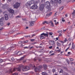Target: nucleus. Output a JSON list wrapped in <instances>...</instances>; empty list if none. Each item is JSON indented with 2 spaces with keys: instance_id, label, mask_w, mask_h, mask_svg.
<instances>
[{
  "instance_id": "1",
  "label": "nucleus",
  "mask_w": 75,
  "mask_h": 75,
  "mask_svg": "<svg viewBox=\"0 0 75 75\" xmlns=\"http://www.w3.org/2000/svg\"><path fill=\"white\" fill-rule=\"evenodd\" d=\"M45 0H41V3H42V4H41L40 7V10L42 11L44 9V7L45 6L44 4L45 2Z\"/></svg>"
},
{
  "instance_id": "2",
  "label": "nucleus",
  "mask_w": 75,
  "mask_h": 75,
  "mask_svg": "<svg viewBox=\"0 0 75 75\" xmlns=\"http://www.w3.org/2000/svg\"><path fill=\"white\" fill-rule=\"evenodd\" d=\"M45 4V5L46 6V8H47V9H48V11H50L51 10V8H50V6H51L50 3L48 1H47Z\"/></svg>"
},
{
  "instance_id": "3",
  "label": "nucleus",
  "mask_w": 75,
  "mask_h": 75,
  "mask_svg": "<svg viewBox=\"0 0 75 75\" xmlns=\"http://www.w3.org/2000/svg\"><path fill=\"white\" fill-rule=\"evenodd\" d=\"M30 3V5H31L32 4H38V1H34V0H31L30 1H29Z\"/></svg>"
},
{
  "instance_id": "4",
  "label": "nucleus",
  "mask_w": 75,
  "mask_h": 75,
  "mask_svg": "<svg viewBox=\"0 0 75 75\" xmlns=\"http://www.w3.org/2000/svg\"><path fill=\"white\" fill-rule=\"evenodd\" d=\"M38 8V6H37V4H34L31 7H30V9L32 10H35Z\"/></svg>"
},
{
  "instance_id": "5",
  "label": "nucleus",
  "mask_w": 75,
  "mask_h": 75,
  "mask_svg": "<svg viewBox=\"0 0 75 75\" xmlns=\"http://www.w3.org/2000/svg\"><path fill=\"white\" fill-rule=\"evenodd\" d=\"M2 8H3V9H6V8L7 9L9 8V6L7 4L2 5Z\"/></svg>"
},
{
  "instance_id": "6",
  "label": "nucleus",
  "mask_w": 75,
  "mask_h": 75,
  "mask_svg": "<svg viewBox=\"0 0 75 75\" xmlns=\"http://www.w3.org/2000/svg\"><path fill=\"white\" fill-rule=\"evenodd\" d=\"M4 17H3L0 19V25H1V26H3L4 24L3 20H4Z\"/></svg>"
},
{
  "instance_id": "7",
  "label": "nucleus",
  "mask_w": 75,
  "mask_h": 75,
  "mask_svg": "<svg viewBox=\"0 0 75 75\" xmlns=\"http://www.w3.org/2000/svg\"><path fill=\"white\" fill-rule=\"evenodd\" d=\"M20 6V4L17 2L16 4L13 5V7L15 8H17Z\"/></svg>"
},
{
  "instance_id": "8",
  "label": "nucleus",
  "mask_w": 75,
  "mask_h": 75,
  "mask_svg": "<svg viewBox=\"0 0 75 75\" xmlns=\"http://www.w3.org/2000/svg\"><path fill=\"white\" fill-rule=\"evenodd\" d=\"M29 67L28 66H25V67H24L23 69H22V71H28L29 70Z\"/></svg>"
},
{
  "instance_id": "9",
  "label": "nucleus",
  "mask_w": 75,
  "mask_h": 75,
  "mask_svg": "<svg viewBox=\"0 0 75 75\" xmlns=\"http://www.w3.org/2000/svg\"><path fill=\"white\" fill-rule=\"evenodd\" d=\"M52 1L54 0H52ZM54 1L55 3H58L59 4H61L62 2L61 0H54Z\"/></svg>"
},
{
  "instance_id": "10",
  "label": "nucleus",
  "mask_w": 75,
  "mask_h": 75,
  "mask_svg": "<svg viewBox=\"0 0 75 75\" xmlns=\"http://www.w3.org/2000/svg\"><path fill=\"white\" fill-rule=\"evenodd\" d=\"M47 33H42L40 35H44V36H46L47 37H48V32H47Z\"/></svg>"
},
{
  "instance_id": "11",
  "label": "nucleus",
  "mask_w": 75,
  "mask_h": 75,
  "mask_svg": "<svg viewBox=\"0 0 75 75\" xmlns=\"http://www.w3.org/2000/svg\"><path fill=\"white\" fill-rule=\"evenodd\" d=\"M40 71H41V69L39 68L36 67L35 69V72H39Z\"/></svg>"
},
{
  "instance_id": "12",
  "label": "nucleus",
  "mask_w": 75,
  "mask_h": 75,
  "mask_svg": "<svg viewBox=\"0 0 75 75\" xmlns=\"http://www.w3.org/2000/svg\"><path fill=\"white\" fill-rule=\"evenodd\" d=\"M4 16L6 20H8V14H5Z\"/></svg>"
},
{
  "instance_id": "13",
  "label": "nucleus",
  "mask_w": 75,
  "mask_h": 75,
  "mask_svg": "<svg viewBox=\"0 0 75 75\" xmlns=\"http://www.w3.org/2000/svg\"><path fill=\"white\" fill-rule=\"evenodd\" d=\"M25 6H26V7H28V6H30L31 4H30L29 1H28L27 3L25 4Z\"/></svg>"
},
{
  "instance_id": "14",
  "label": "nucleus",
  "mask_w": 75,
  "mask_h": 75,
  "mask_svg": "<svg viewBox=\"0 0 75 75\" xmlns=\"http://www.w3.org/2000/svg\"><path fill=\"white\" fill-rule=\"evenodd\" d=\"M8 11L10 13H14V10L13 9H8Z\"/></svg>"
},
{
  "instance_id": "15",
  "label": "nucleus",
  "mask_w": 75,
  "mask_h": 75,
  "mask_svg": "<svg viewBox=\"0 0 75 75\" xmlns=\"http://www.w3.org/2000/svg\"><path fill=\"white\" fill-rule=\"evenodd\" d=\"M34 23H35V21H31L30 22V26H33V25H34Z\"/></svg>"
},
{
  "instance_id": "16",
  "label": "nucleus",
  "mask_w": 75,
  "mask_h": 75,
  "mask_svg": "<svg viewBox=\"0 0 75 75\" xmlns=\"http://www.w3.org/2000/svg\"><path fill=\"white\" fill-rule=\"evenodd\" d=\"M47 67H48L47 65L44 64L43 65V68L45 70H46L47 69Z\"/></svg>"
},
{
  "instance_id": "17",
  "label": "nucleus",
  "mask_w": 75,
  "mask_h": 75,
  "mask_svg": "<svg viewBox=\"0 0 75 75\" xmlns=\"http://www.w3.org/2000/svg\"><path fill=\"white\" fill-rule=\"evenodd\" d=\"M22 53H21V51H19L17 53V55H21Z\"/></svg>"
},
{
  "instance_id": "18",
  "label": "nucleus",
  "mask_w": 75,
  "mask_h": 75,
  "mask_svg": "<svg viewBox=\"0 0 75 75\" xmlns=\"http://www.w3.org/2000/svg\"><path fill=\"white\" fill-rule=\"evenodd\" d=\"M59 73H63V70L62 69H60L59 70Z\"/></svg>"
},
{
  "instance_id": "19",
  "label": "nucleus",
  "mask_w": 75,
  "mask_h": 75,
  "mask_svg": "<svg viewBox=\"0 0 75 75\" xmlns=\"http://www.w3.org/2000/svg\"><path fill=\"white\" fill-rule=\"evenodd\" d=\"M41 36L40 37V39L41 40H42V39H45V37L42 36L43 35H40Z\"/></svg>"
},
{
  "instance_id": "20",
  "label": "nucleus",
  "mask_w": 75,
  "mask_h": 75,
  "mask_svg": "<svg viewBox=\"0 0 75 75\" xmlns=\"http://www.w3.org/2000/svg\"><path fill=\"white\" fill-rule=\"evenodd\" d=\"M42 75H48V73L45 72H42Z\"/></svg>"
},
{
  "instance_id": "21",
  "label": "nucleus",
  "mask_w": 75,
  "mask_h": 75,
  "mask_svg": "<svg viewBox=\"0 0 75 75\" xmlns=\"http://www.w3.org/2000/svg\"><path fill=\"white\" fill-rule=\"evenodd\" d=\"M57 46H58V47H60V46H61V43H59V42H57Z\"/></svg>"
},
{
  "instance_id": "22",
  "label": "nucleus",
  "mask_w": 75,
  "mask_h": 75,
  "mask_svg": "<svg viewBox=\"0 0 75 75\" xmlns=\"http://www.w3.org/2000/svg\"><path fill=\"white\" fill-rule=\"evenodd\" d=\"M52 71L53 73H54V72H56V70L55 68H53L52 69Z\"/></svg>"
},
{
  "instance_id": "23",
  "label": "nucleus",
  "mask_w": 75,
  "mask_h": 75,
  "mask_svg": "<svg viewBox=\"0 0 75 75\" xmlns=\"http://www.w3.org/2000/svg\"><path fill=\"white\" fill-rule=\"evenodd\" d=\"M49 23H51V25L52 27H54V23H52V21H51L49 22Z\"/></svg>"
},
{
  "instance_id": "24",
  "label": "nucleus",
  "mask_w": 75,
  "mask_h": 75,
  "mask_svg": "<svg viewBox=\"0 0 75 75\" xmlns=\"http://www.w3.org/2000/svg\"><path fill=\"white\" fill-rule=\"evenodd\" d=\"M20 68H21V66H19L18 68V71H21V69Z\"/></svg>"
},
{
  "instance_id": "25",
  "label": "nucleus",
  "mask_w": 75,
  "mask_h": 75,
  "mask_svg": "<svg viewBox=\"0 0 75 75\" xmlns=\"http://www.w3.org/2000/svg\"><path fill=\"white\" fill-rule=\"evenodd\" d=\"M63 9H64V7L62 6V7H61L60 8L59 10H60V11H62V10H63Z\"/></svg>"
},
{
  "instance_id": "26",
  "label": "nucleus",
  "mask_w": 75,
  "mask_h": 75,
  "mask_svg": "<svg viewBox=\"0 0 75 75\" xmlns=\"http://www.w3.org/2000/svg\"><path fill=\"white\" fill-rule=\"evenodd\" d=\"M52 14V12H50L49 14L47 13L46 14V16H51Z\"/></svg>"
},
{
  "instance_id": "27",
  "label": "nucleus",
  "mask_w": 75,
  "mask_h": 75,
  "mask_svg": "<svg viewBox=\"0 0 75 75\" xmlns=\"http://www.w3.org/2000/svg\"><path fill=\"white\" fill-rule=\"evenodd\" d=\"M50 41H51V42H52V43H53L52 44V45H54L55 43V41H54V40H51Z\"/></svg>"
},
{
  "instance_id": "28",
  "label": "nucleus",
  "mask_w": 75,
  "mask_h": 75,
  "mask_svg": "<svg viewBox=\"0 0 75 75\" xmlns=\"http://www.w3.org/2000/svg\"><path fill=\"white\" fill-rule=\"evenodd\" d=\"M12 49H13L12 47L8 49V50L9 52H10V51L12 50Z\"/></svg>"
},
{
  "instance_id": "29",
  "label": "nucleus",
  "mask_w": 75,
  "mask_h": 75,
  "mask_svg": "<svg viewBox=\"0 0 75 75\" xmlns=\"http://www.w3.org/2000/svg\"><path fill=\"white\" fill-rule=\"evenodd\" d=\"M75 47V45H72L71 48L72 49H74V48Z\"/></svg>"
},
{
  "instance_id": "30",
  "label": "nucleus",
  "mask_w": 75,
  "mask_h": 75,
  "mask_svg": "<svg viewBox=\"0 0 75 75\" xmlns=\"http://www.w3.org/2000/svg\"><path fill=\"white\" fill-rule=\"evenodd\" d=\"M38 68L40 69H42V65L39 66L38 67Z\"/></svg>"
},
{
  "instance_id": "31",
  "label": "nucleus",
  "mask_w": 75,
  "mask_h": 75,
  "mask_svg": "<svg viewBox=\"0 0 75 75\" xmlns=\"http://www.w3.org/2000/svg\"><path fill=\"white\" fill-rule=\"evenodd\" d=\"M30 67H33L34 68H35V66H34V65H33L32 64H30Z\"/></svg>"
},
{
  "instance_id": "32",
  "label": "nucleus",
  "mask_w": 75,
  "mask_h": 75,
  "mask_svg": "<svg viewBox=\"0 0 75 75\" xmlns=\"http://www.w3.org/2000/svg\"><path fill=\"white\" fill-rule=\"evenodd\" d=\"M75 10H74L73 12V13H72V14H73V16H75V14H74L75 13Z\"/></svg>"
},
{
  "instance_id": "33",
  "label": "nucleus",
  "mask_w": 75,
  "mask_h": 75,
  "mask_svg": "<svg viewBox=\"0 0 75 75\" xmlns=\"http://www.w3.org/2000/svg\"><path fill=\"white\" fill-rule=\"evenodd\" d=\"M12 73H13V71L11 69L9 70V74H12Z\"/></svg>"
},
{
  "instance_id": "34",
  "label": "nucleus",
  "mask_w": 75,
  "mask_h": 75,
  "mask_svg": "<svg viewBox=\"0 0 75 75\" xmlns=\"http://www.w3.org/2000/svg\"><path fill=\"white\" fill-rule=\"evenodd\" d=\"M69 48H70V46H69V47H68L65 50V52H67V50H69Z\"/></svg>"
},
{
  "instance_id": "35",
  "label": "nucleus",
  "mask_w": 75,
  "mask_h": 75,
  "mask_svg": "<svg viewBox=\"0 0 75 75\" xmlns=\"http://www.w3.org/2000/svg\"><path fill=\"white\" fill-rule=\"evenodd\" d=\"M12 75H18V73H15L13 74Z\"/></svg>"
},
{
  "instance_id": "36",
  "label": "nucleus",
  "mask_w": 75,
  "mask_h": 75,
  "mask_svg": "<svg viewBox=\"0 0 75 75\" xmlns=\"http://www.w3.org/2000/svg\"><path fill=\"white\" fill-rule=\"evenodd\" d=\"M67 62L68 65H69V63L70 62L69 61V60H67Z\"/></svg>"
},
{
  "instance_id": "37",
  "label": "nucleus",
  "mask_w": 75,
  "mask_h": 75,
  "mask_svg": "<svg viewBox=\"0 0 75 75\" xmlns=\"http://www.w3.org/2000/svg\"><path fill=\"white\" fill-rule=\"evenodd\" d=\"M61 51V49H59V50H57V52H60Z\"/></svg>"
},
{
  "instance_id": "38",
  "label": "nucleus",
  "mask_w": 75,
  "mask_h": 75,
  "mask_svg": "<svg viewBox=\"0 0 75 75\" xmlns=\"http://www.w3.org/2000/svg\"><path fill=\"white\" fill-rule=\"evenodd\" d=\"M53 34V33L50 32L49 33V35H52Z\"/></svg>"
},
{
  "instance_id": "39",
  "label": "nucleus",
  "mask_w": 75,
  "mask_h": 75,
  "mask_svg": "<svg viewBox=\"0 0 75 75\" xmlns=\"http://www.w3.org/2000/svg\"><path fill=\"white\" fill-rule=\"evenodd\" d=\"M64 42H66L67 41H68V40H67V39L66 38H65V40H64Z\"/></svg>"
},
{
  "instance_id": "40",
  "label": "nucleus",
  "mask_w": 75,
  "mask_h": 75,
  "mask_svg": "<svg viewBox=\"0 0 75 75\" xmlns=\"http://www.w3.org/2000/svg\"><path fill=\"white\" fill-rule=\"evenodd\" d=\"M70 61H74V59L72 58H70Z\"/></svg>"
},
{
  "instance_id": "41",
  "label": "nucleus",
  "mask_w": 75,
  "mask_h": 75,
  "mask_svg": "<svg viewBox=\"0 0 75 75\" xmlns=\"http://www.w3.org/2000/svg\"><path fill=\"white\" fill-rule=\"evenodd\" d=\"M59 33L60 34H61L62 33V30H60V31H59Z\"/></svg>"
},
{
  "instance_id": "42",
  "label": "nucleus",
  "mask_w": 75,
  "mask_h": 75,
  "mask_svg": "<svg viewBox=\"0 0 75 75\" xmlns=\"http://www.w3.org/2000/svg\"><path fill=\"white\" fill-rule=\"evenodd\" d=\"M34 40H35V39H31L30 40V41H32V42H33Z\"/></svg>"
},
{
  "instance_id": "43",
  "label": "nucleus",
  "mask_w": 75,
  "mask_h": 75,
  "mask_svg": "<svg viewBox=\"0 0 75 75\" xmlns=\"http://www.w3.org/2000/svg\"><path fill=\"white\" fill-rule=\"evenodd\" d=\"M55 55V53H52L50 55V56H52L53 55Z\"/></svg>"
},
{
  "instance_id": "44",
  "label": "nucleus",
  "mask_w": 75,
  "mask_h": 75,
  "mask_svg": "<svg viewBox=\"0 0 75 75\" xmlns=\"http://www.w3.org/2000/svg\"><path fill=\"white\" fill-rule=\"evenodd\" d=\"M33 46H32L29 49L30 50H31L32 49H33Z\"/></svg>"
},
{
  "instance_id": "45",
  "label": "nucleus",
  "mask_w": 75,
  "mask_h": 75,
  "mask_svg": "<svg viewBox=\"0 0 75 75\" xmlns=\"http://www.w3.org/2000/svg\"><path fill=\"white\" fill-rule=\"evenodd\" d=\"M11 60H12V61H14V57H12L11 58Z\"/></svg>"
},
{
  "instance_id": "46",
  "label": "nucleus",
  "mask_w": 75,
  "mask_h": 75,
  "mask_svg": "<svg viewBox=\"0 0 75 75\" xmlns=\"http://www.w3.org/2000/svg\"><path fill=\"white\" fill-rule=\"evenodd\" d=\"M19 44H21V43H23V42H22L21 41H20L19 42H18Z\"/></svg>"
},
{
  "instance_id": "47",
  "label": "nucleus",
  "mask_w": 75,
  "mask_h": 75,
  "mask_svg": "<svg viewBox=\"0 0 75 75\" xmlns=\"http://www.w3.org/2000/svg\"><path fill=\"white\" fill-rule=\"evenodd\" d=\"M3 62V61L2 59H0V62Z\"/></svg>"
},
{
  "instance_id": "48",
  "label": "nucleus",
  "mask_w": 75,
  "mask_h": 75,
  "mask_svg": "<svg viewBox=\"0 0 75 75\" xmlns=\"http://www.w3.org/2000/svg\"><path fill=\"white\" fill-rule=\"evenodd\" d=\"M28 40H26L24 42V43H27V42H28Z\"/></svg>"
},
{
  "instance_id": "49",
  "label": "nucleus",
  "mask_w": 75,
  "mask_h": 75,
  "mask_svg": "<svg viewBox=\"0 0 75 75\" xmlns=\"http://www.w3.org/2000/svg\"><path fill=\"white\" fill-rule=\"evenodd\" d=\"M49 49H52V46H51L49 47Z\"/></svg>"
},
{
  "instance_id": "50",
  "label": "nucleus",
  "mask_w": 75,
  "mask_h": 75,
  "mask_svg": "<svg viewBox=\"0 0 75 75\" xmlns=\"http://www.w3.org/2000/svg\"><path fill=\"white\" fill-rule=\"evenodd\" d=\"M58 41H59V42H61V43H62H62H64V42L63 41H61L60 40H59Z\"/></svg>"
},
{
  "instance_id": "51",
  "label": "nucleus",
  "mask_w": 75,
  "mask_h": 75,
  "mask_svg": "<svg viewBox=\"0 0 75 75\" xmlns=\"http://www.w3.org/2000/svg\"><path fill=\"white\" fill-rule=\"evenodd\" d=\"M16 18H20V16H16Z\"/></svg>"
},
{
  "instance_id": "52",
  "label": "nucleus",
  "mask_w": 75,
  "mask_h": 75,
  "mask_svg": "<svg viewBox=\"0 0 75 75\" xmlns=\"http://www.w3.org/2000/svg\"><path fill=\"white\" fill-rule=\"evenodd\" d=\"M3 6V4L1 3V2H0V7L2 6Z\"/></svg>"
},
{
  "instance_id": "53",
  "label": "nucleus",
  "mask_w": 75,
  "mask_h": 75,
  "mask_svg": "<svg viewBox=\"0 0 75 75\" xmlns=\"http://www.w3.org/2000/svg\"><path fill=\"white\" fill-rule=\"evenodd\" d=\"M24 59V57H21V60H23V59Z\"/></svg>"
},
{
  "instance_id": "54",
  "label": "nucleus",
  "mask_w": 75,
  "mask_h": 75,
  "mask_svg": "<svg viewBox=\"0 0 75 75\" xmlns=\"http://www.w3.org/2000/svg\"><path fill=\"white\" fill-rule=\"evenodd\" d=\"M10 34H12V33H13V31H12L9 32Z\"/></svg>"
},
{
  "instance_id": "55",
  "label": "nucleus",
  "mask_w": 75,
  "mask_h": 75,
  "mask_svg": "<svg viewBox=\"0 0 75 75\" xmlns=\"http://www.w3.org/2000/svg\"><path fill=\"white\" fill-rule=\"evenodd\" d=\"M41 47V46H38V47H36V48H40Z\"/></svg>"
},
{
  "instance_id": "56",
  "label": "nucleus",
  "mask_w": 75,
  "mask_h": 75,
  "mask_svg": "<svg viewBox=\"0 0 75 75\" xmlns=\"http://www.w3.org/2000/svg\"><path fill=\"white\" fill-rule=\"evenodd\" d=\"M46 21H45L44 22H43L42 24H46Z\"/></svg>"
},
{
  "instance_id": "57",
  "label": "nucleus",
  "mask_w": 75,
  "mask_h": 75,
  "mask_svg": "<svg viewBox=\"0 0 75 75\" xmlns=\"http://www.w3.org/2000/svg\"><path fill=\"white\" fill-rule=\"evenodd\" d=\"M53 52V51H51L50 52V54H51V53H52Z\"/></svg>"
},
{
  "instance_id": "58",
  "label": "nucleus",
  "mask_w": 75,
  "mask_h": 75,
  "mask_svg": "<svg viewBox=\"0 0 75 75\" xmlns=\"http://www.w3.org/2000/svg\"><path fill=\"white\" fill-rule=\"evenodd\" d=\"M4 28H1L0 29V31H1L2 30H3Z\"/></svg>"
},
{
  "instance_id": "59",
  "label": "nucleus",
  "mask_w": 75,
  "mask_h": 75,
  "mask_svg": "<svg viewBox=\"0 0 75 75\" xmlns=\"http://www.w3.org/2000/svg\"><path fill=\"white\" fill-rule=\"evenodd\" d=\"M68 24L69 25H71V22H69L68 23Z\"/></svg>"
},
{
  "instance_id": "60",
  "label": "nucleus",
  "mask_w": 75,
  "mask_h": 75,
  "mask_svg": "<svg viewBox=\"0 0 75 75\" xmlns=\"http://www.w3.org/2000/svg\"><path fill=\"white\" fill-rule=\"evenodd\" d=\"M7 24L8 25H10V23H7Z\"/></svg>"
},
{
  "instance_id": "61",
  "label": "nucleus",
  "mask_w": 75,
  "mask_h": 75,
  "mask_svg": "<svg viewBox=\"0 0 75 75\" xmlns=\"http://www.w3.org/2000/svg\"><path fill=\"white\" fill-rule=\"evenodd\" d=\"M35 34H33V35H32V37H34V36H35Z\"/></svg>"
},
{
  "instance_id": "62",
  "label": "nucleus",
  "mask_w": 75,
  "mask_h": 75,
  "mask_svg": "<svg viewBox=\"0 0 75 75\" xmlns=\"http://www.w3.org/2000/svg\"><path fill=\"white\" fill-rule=\"evenodd\" d=\"M62 22H65V20H62Z\"/></svg>"
},
{
  "instance_id": "63",
  "label": "nucleus",
  "mask_w": 75,
  "mask_h": 75,
  "mask_svg": "<svg viewBox=\"0 0 75 75\" xmlns=\"http://www.w3.org/2000/svg\"><path fill=\"white\" fill-rule=\"evenodd\" d=\"M72 40L71 39V38H69V41H71Z\"/></svg>"
},
{
  "instance_id": "64",
  "label": "nucleus",
  "mask_w": 75,
  "mask_h": 75,
  "mask_svg": "<svg viewBox=\"0 0 75 75\" xmlns=\"http://www.w3.org/2000/svg\"><path fill=\"white\" fill-rule=\"evenodd\" d=\"M71 1H72V2H75V0H71Z\"/></svg>"
}]
</instances>
